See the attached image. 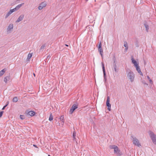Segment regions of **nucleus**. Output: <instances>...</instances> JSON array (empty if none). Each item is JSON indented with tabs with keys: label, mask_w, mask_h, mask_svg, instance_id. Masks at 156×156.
Here are the masks:
<instances>
[{
	"label": "nucleus",
	"mask_w": 156,
	"mask_h": 156,
	"mask_svg": "<svg viewBox=\"0 0 156 156\" xmlns=\"http://www.w3.org/2000/svg\"><path fill=\"white\" fill-rule=\"evenodd\" d=\"M127 76L128 78L130 79L131 82L134 81L135 75L133 72L130 70L127 74Z\"/></svg>",
	"instance_id": "f257e3e1"
},
{
	"label": "nucleus",
	"mask_w": 156,
	"mask_h": 156,
	"mask_svg": "<svg viewBox=\"0 0 156 156\" xmlns=\"http://www.w3.org/2000/svg\"><path fill=\"white\" fill-rule=\"evenodd\" d=\"M131 137L133 138V142L134 144L139 147L141 146V145L138 139H137L136 137H133V136H132Z\"/></svg>",
	"instance_id": "f03ea898"
},
{
	"label": "nucleus",
	"mask_w": 156,
	"mask_h": 156,
	"mask_svg": "<svg viewBox=\"0 0 156 156\" xmlns=\"http://www.w3.org/2000/svg\"><path fill=\"white\" fill-rule=\"evenodd\" d=\"M78 105L76 104H74L71 108L70 111L69 113L71 114H72L76 108H78Z\"/></svg>",
	"instance_id": "7ed1b4c3"
},
{
	"label": "nucleus",
	"mask_w": 156,
	"mask_h": 156,
	"mask_svg": "<svg viewBox=\"0 0 156 156\" xmlns=\"http://www.w3.org/2000/svg\"><path fill=\"white\" fill-rule=\"evenodd\" d=\"M106 105L107 107H108V110L110 111L111 110V105L110 104V98L109 96H108L107 97Z\"/></svg>",
	"instance_id": "20e7f679"
},
{
	"label": "nucleus",
	"mask_w": 156,
	"mask_h": 156,
	"mask_svg": "<svg viewBox=\"0 0 156 156\" xmlns=\"http://www.w3.org/2000/svg\"><path fill=\"white\" fill-rule=\"evenodd\" d=\"M114 152L117 156H120L122 155V153L120 152V150L119 149L117 146V147L114 148Z\"/></svg>",
	"instance_id": "39448f33"
},
{
	"label": "nucleus",
	"mask_w": 156,
	"mask_h": 156,
	"mask_svg": "<svg viewBox=\"0 0 156 156\" xmlns=\"http://www.w3.org/2000/svg\"><path fill=\"white\" fill-rule=\"evenodd\" d=\"M136 68V69L138 73L140 74L142 76L143 75V74L142 72H141L140 69L138 65L135 66Z\"/></svg>",
	"instance_id": "423d86ee"
},
{
	"label": "nucleus",
	"mask_w": 156,
	"mask_h": 156,
	"mask_svg": "<svg viewBox=\"0 0 156 156\" xmlns=\"http://www.w3.org/2000/svg\"><path fill=\"white\" fill-rule=\"evenodd\" d=\"M24 15H21L18 18L17 20L16 21V22H19L22 20L24 18Z\"/></svg>",
	"instance_id": "0eeeda50"
},
{
	"label": "nucleus",
	"mask_w": 156,
	"mask_h": 156,
	"mask_svg": "<svg viewBox=\"0 0 156 156\" xmlns=\"http://www.w3.org/2000/svg\"><path fill=\"white\" fill-rule=\"evenodd\" d=\"M13 25L12 24H9L7 29V32L9 31H10L11 30L13 29Z\"/></svg>",
	"instance_id": "6e6552de"
},
{
	"label": "nucleus",
	"mask_w": 156,
	"mask_h": 156,
	"mask_svg": "<svg viewBox=\"0 0 156 156\" xmlns=\"http://www.w3.org/2000/svg\"><path fill=\"white\" fill-rule=\"evenodd\" d=\"M10 80V76H8L4 77V81L5 82V83H7L8 81H9Z\"/></svg>",
	"instance_id": "1a4fd4ad"
},
{
	"label": "nucleus",
	"mask_w": 156,
	"mask_h": 156,
	"mask_svg": "<svg viewBox=\"0 0 156 156\" xmlns=\"http://www.w3.org/2000/svg\"><path fill=\"white\" fill-rule=\"evenodd\" d=\"M131 60L132 63L134 64L135 66L138 65L137 63V62L133 58V57L132 56L131 58Z\"/></svg>",
	"instance_id": "9d476101"
},
{
	"label": "nucleus",
	"mask_w": 156,
	"mask_h": 156,
	"mask_svg": "<svg viewBox=\"0 0 156 156\" xmlns=\"http://www.w3.org/2000/svg\"><path fill=\"white\" fill-rule=\"evenodd\" d=\"M112 69L113 71H114L116 73L118 72V71L117 69V66L116 64H113V66L112 67Z\"/></svg>",
	"instance_id": "9b49d317"
},
{
	"label": "nucleus",
	"mask_w": 156,
	"mask_h": 156,
	"mask_svg": "<svg viewBox=\"0 0 156 156\" xmlns=\"http://www.w3.org/2000/svg\"><path fill=\"white\" fill-rule=\"evenodd\" d=\"M59 119H60V121H61V123L62 125H63L64 123V115H62L60 117V118H59Z\"/></svg>",
	"instance_id": "f8f14e48"
},
{
	"label": "nucleus",
	"mask_w": 156,
	"mask_h": 156,
	"mask_svg": "<svg viewBox=\"0 0 156 156\" xmlns=\"http://www.w3.org/2000/svg\"><path fill=\"white\" fill-rule=\"evenodd\" d=\"M35 114V112L32 111H30L27 113V115H30V116H32L34 115Z\"/></svg>",
	"instance_id": "ddd939ff"
},
{
	"label": "nucleus",
	"mask_w": 156,
	"mask_h": 156,
	"mask_svg": "<svg viewBox=\"0 0 156 156\" xmlns=\"http://www.w3.org/2000/svg\"><path fill=\"white\" fill-rule=\"evenodd\" d=\"M12 13V12L10 9V11L6 15L5 17V18H7L9 17V16H10Z\"/></svg>",
	"instance_id": "4468645a"
},
{
	"label": "nucleus",
	"mask_w": 156,
	"mask_h": 156,
	"mask_svg": "<svg viewBox=\"0 0 156 156\" xmlns=\"http://www.w3.org/2000/svg\"><path fill=\"white\" fill-rule=\"evenodd\" d=\"M102 65V70L103 73V74H104L105 75V67L104 65V64L103 62H102L101 63Z\"/></svg>",
	"instance_id": "2eb2a0df"
},
{
	"label": "nucleus",
	"mask_w": 156,
	"mask_h": 156,
	"mask_svg": "<svg viewBox=\"0 0 156 156\" xmlns=\"http://www.w3.org/2000/svg\"><path fill=\"white\" fill-rule=\"evenodd\" d=\"M98 51L99 52V53L101 55L102 58H103V50L102 48H101V49H98Z\"/></svg>",
	"instance_id": "dca6fc26"
},
{
	"label": "nucleus",
	"mask_w": 156,
	"mask_h": 156,
	"mask_svg": "<svg viewBox=\"0 0 156 156\" xmlns=\"http://www.w3.org/2000/svg\"><path fill=\"white\" fill-rule=\"evenodd\" d=\"M73 140L74 141H76V133L75 131H74L73 132Z\"/></svg>",
	"instance_id": "f3484780"
},
{
	"label": "nucleus",
	"mask_w": 156,
	"mask_h": 156,
	"mask_svg": "<svg viewBox=\"0 0 156 156\" xmlns=\"http://www.w3.org/2000/svg\"><path fill=\"white\" fill-rule=\"evenodd\" d=\"M144 27H145L146 31L147 32H148L149 30V26L148 25L146 24H144Z\"/></svg>",
	"instance_id": "a211bd4d"
},
{
	"label": "nucleus",
	"mask_w": 156,
	"mask_h": 156,
	"mask_svg": "<svg viewBox=\"0 0 156 156\" xmlns=\"http://www.w3.org/2000/svg\"><path fill=\"white\" fill-rule=\"evenodd\" d=\"M24 3H22L21 4L18 5H17L15 8H16V9H17V10H18L19 8L22 6V5L24 4Z\"/></svg>",
	"instance_id": "6ab92c4d"
},
{
	"label": "nucleus",
	"mask_w": 156,
	"mask_h": 156,
	"mask_svg": "<svg viewBox=\"0 0 156 156\" xmlns=\"http://www.w3.org/2000/svg\"><path fill=\"white\" fill-rule=\"evenodd\" d=\"M24 3H22L21 4L18 5H17L15 8H16V9H17V10H18L19 8L22 6V5L24 4Z\"/></svg>",
	"instance_id": "aec40b11"
},
{
	"label": "nucleus",
	"mask_w": 156,
	"mask_h": 156,
	"mask_svg": "<svg viewBox=\"0 0 156 156\" xmlns=\"http://www.w3.org/2000/svg\"><path fill=\"white\" fill-rule=\"evenodd\" d=\"M40 5L44 8L46 6V3L45 2H43L40 3Z\"/></svg>",
	"instance_id": "412c9836"
},
{
	"label": "nucleus",
	"mask_w": 156,
	"mask_h": 156,
	"mask_svg": "<svg viewBox=\"0 0 156 156\" xmlns=\"http://www.w3.org/2000/svg\"><path fill=\"white\" fill-rule=\"evenodd\" d=\"M5 69H4L0 71V76H1L5 73Z\"/></svg>",
	"instance_id": "4be33fe9"
},
{
	"label": "nucleus",
	"mask_w": 156,
	"mask_h": 156,
	"mask_svg": "<svg viewBox=\"0 0 156 156\" xmlns=\"http://www.w3.org/2000/svg\"><path fill=\"white\" fill-rule=\"evenodd\" d=\"M18 98L17 97H16L13 98L12 101L13 102H16L18 101Z\"/></svg>",
	"instance_id": "5701e85b"
},
{
	"label": "nucleus",
	"mask_w": 156,
	"mask_h": 156,
	"mask_svg": "<svg viewBox=\"0 0 156 156\" xmlns=\"http://www.w3.org/2000/svg\"><path fill=\"white\" fill-rule=\"evenodd\" d=\"M53 115H52V114L51 113L50 115L49 118V120L50 121H51L53 120Z\"/></svg>",
	"instance_id": "b1692460"
},
{
	"label": "nucleus",
	"mask_w": 156,
	"mask_h": 156,
	"mask_svg": "<svg viewBox=\"0 0 156 156\" xmlns=\"http://www.w3.org/2000/svg\"><path fill=\"white\" fill-rule=\"evenodd\" d=\"M32 55V53H29L28 55L27 58V59H30V58L31 57Z\"/></svg>",
	"instance_id": "393cba45"
},
{
	"label": "nucleus",
	"mask_w": 156,
	"mask_h": 156,
	"mask_svg": "<svg viewBox=\"0 0 156 156\" xmlns=\"http://www.w3.org/2000/svg\"><path fill=\"white\" fill-rule=\"evenodd\" d=\"M116 147H117V146L115 145H110L109 146V148L111 149H114V148H115Z\"/></svg>",
	"instance_id": "a878e982"
},
{
	"label": "nucleus",
	"mask_w": 156,
	"mask_h": 156,
	"mask_svg": "<svg viewBox=\"0 0 156 156\" xmlns=\"http://www.w3.org/2000/svg\"><path fill=\"white\" fill-rule=\"evenodd\" d=\"M124 45V46L126 48L125 50H127L128 49V46L127 43L126 42H125Z\"/></svg>",
	"instance_id": "bb28decb"
},
{
	"label": "nucleus",
	"mask_w": 156,
	"mask_h": 156,
	"mask_svg": "<svg viewBox=\"0 0 156 156\" xmlns=\"http://www.w3.org/2000/svg\"><path fill=\"white\" fill-rule=\"evenodd\" d=\"M50 57H51V56L50 54L49 55H48L47 56V58H46V59L44 60L45 61V62H48V60L49 59V58H50Z\"/></svg>",
	"instance_id": "cd10ccee"
},
{
	"label": "nucleus",
	"mask_w": 156,
	"mask_h": 156,
	"mask_svg": "<svg viewBox=\"0 0 156 156\" xmlns=\"http://www.w3.org/2000/svg\"><path fill=\"white\" fill-rule=\"evenodd\" d=\"M147 78L148 79V80L149 81L150 83L151 84H152L153 83V81L151 79L150 77L148 76H147Z\"/></svg>",
	"instance_id": "c85d7f7f"
},
{
	"label": "nucleus",
	"mask_w": 156,
	"mask_h": 156,
	"mask_svg": "<svg viewBox=\"0 0 156 156\" xmlns=\"http://www.w3.org/2000/svg\"><path fill=\"white\" fill-rule=\"evenodd\" d=\"M20 118L21 119H25V116L24 115H20Z\"/></svg>",
	"instance_id": "c756f323"
},
{
	"label": "nucleus",
	"mask_w": 156,
	"mask_h": 156,
	"mask_svg": "<svg viewBox=\"0 0 156 156\" xmlns=\"http://www.w3.org/2000/svg\"><path fill=\"white\" fill-rule=\"evenodd\" d=\"M101 45H101V42H100L99 44L98 47V49L102 48Z\"/></svg>",
	"instance_id": "7c9ffc66"
},
{
	"label": "nucleus",
	"mask_w": 156,
	"mask_h": 156,
	"mask_svg": "<svg viewBox=\"0 0 156 156\" xmlns=\"http://www.w3.org/2000/svg\"><path fill=\"white\" fill-rule=\"evenodd\" d=\"M45 47V44L43 45H42L40 48V50H41L42 49H43Z\"/></svg>",
	"instance_id": "2f4dec72"
},
{
	"label": "nucleus",
	"mask_w": 156,
	"mask_h": 156,
	"mask_svg": "<svg viewBox=\"0 0 156 156\" xmlns=\"http://www.w3.org/2000/svg\"><path fill=\"white\" fill-rule=\"evenodd\" d=\"M142 83H143L144 84V85H146L147 86H148V84L146 83L145 81L144 80H143L142 81Z\"/></svg>",
	"instance_id": "473e14b6"
},
{
	"label": "nucleus",
	"mask_w": 156,
	"mask_h": 156,
	"mask_svg": "<svg viewBox=\"0 0 156 156\" xmlns=\"http://www.w3.org/2000/svg\"><path fill=\"white\" fill-rule=\"evenodd\" d=\"M11 11H12V12L17 11V9H16V8H15L13 9H11Z\"/></svg>",
	"instance_id": "72a5a7b5"
},
{
	"label": "nucleus",
	"mask_w": 156,
	"mask_h": 156,
	"mask_svg": "<svg viewBox=\"0 0 156 156\" xmlns=\"http://www.w3.org/2000/svg\"><path fill=\"white\" fill-rule=\"evenodd\" d=\"M113 60L114 61L113 64H116V63H115L116 59H115V56H114V58H113Z\"/></svg>",
	"instance_id": "f704fd0d"
},
{
	"label": "nucleus",
	"mask_w": 156,
	"mask_h": 156,
	"mask_svg": "<svg viewBox=\"0 0 156 156\" xmlns=\"http://www.w3.org/2000/svg\"><path fill=\"white\" fill-rule=\"evenodd\" d=\"M43 8L40 5L38 7V9L39 10H41Z\"/></svg>",
	"instance_id": "c9c22d12"
},
{
	"label": "nucleus",
	"mask_w": 156,
	"mask_h": 156,
	"mask_svg": "<svg viewBox=\"0 0 156 156\" xmlns=\"http://www.w3.org/2000/svg\"><path fill=\"white\" fill-rule=\"evenodd\" d=\"M3 112V111H1L0 112V117L2 116Z\"/></svg>",
	"instance_id": "e433bc0d"
},
{
	"label": "nucleus",
	"mask_w": 156,
	"mask_h": 156,
	"mask_svg": "<svg viewBox=\"0 0 156 156\" xmlns=\"http://www.w3.org/2000/svg\"><path fill=\"white\" fill-rule=\"evenodd\" d=\"M104 74V80H105V81L106 80V74H105V75L104 74Z\"/></svg>",
	"instance_id": "4c0bfd02"
},
{
	"label": "nucleus",
	"mask_w": 156,
	"mask_h": 156,
	"mask_svg": "<svg viewBox=\"0 0 156 156\" xmlns=\"http://www.w3.org/2000/svg\"><path fill=\"white\" fill-rule=\"evenodd\" d=\"M9 104V101H8L6 102V105H5V106H8V105Z\"/></svg>",
	"instance_id": "58836bf2"
},
{
	"label": "nucleus",
	"mask_w": 156,
	"mask_h": 156,
	"mask_svg": "<svg viewBox=\"0 0 156 156\" xmlns=\"http://www.w3.org/2000/svg\"><path fill=\"white\" fill-rule=\"evenodd\" d=\"M6 107V106H5H5H4L3 107V108H2V110H4L5 109V108Z\"/></svg>",
	"instance_id": "ea45409f"
},
{
	"label": "nucleus",
	"mask_w": 156,
	"mask_h": 156,
	"mask_svg": "<svg viewBox=\"0 0 156 156\" xmlns=\"http://www.w3.org/2000/svg\"><path fill=\"white\" fill-rule=\"evenodd\" d=\"M33 146H34V147H37V146H36V145H35V144H34V145H33Z\"/></svg>",
	"instance_id": "a19ab883"
},
{
	"label": "nucleus",
	"mask_w": 156,
	"mask_h": 156,
	"mask_svg": "<svg viewBox=\"0 0 156 156\" xmlns=\"http://www.w3.org/2000/svg\"><path fill=\"white\" fill-rule=\"evenodd\" d=\"M65 45L66 46H67V47H68L69 46L68 45L66 44Z\"/></svg>",
	"instance_id": "79ce46f5"
},
{
	"label": "nucleus",
	"mask_w": 156,
	"mask_h": 156,
	"mask_svg": "<svg viewBox=\"0 0 156 156\" xmlns=\"http://www.w3.org/2000/svg\"><path fill=\"white\" fill-rule=\"evenodd\" d=\"M33 75H34L35 76V74L34 73H33Z\"/></svg>",
	"instance_id": "37998d69"
},
{
	"label": "nucleus",
	"mask_w": 156,
	"mask_h": 156,
	"mask_svg": "<svg viewBox=\"0 0 156 156\" xmlns=\"http://www.w3.org/2000/svg\"><path fill=\"white\" fill-rule=\"evenodd\" d=\"M124 1H125L126 2L128 1V0H124Z\"/></svg>",
	"instance_id": "c03bdc74"
},
{
	"label": "nucleus",
	"mask_w": 156,
	"mask_h": 156,
	"mask_svg": "<svg viewBox=\"0 0 156 156\" xmlns=\"http://www.w3.org/2000/svg\"><path fill=\"white\" fill-rule=\"evenodd\" d=\"M48 156H51V155L50 154H48Z\"/></svg>",
	"instance_id": "a18cd8bd"
}]
</instances>
